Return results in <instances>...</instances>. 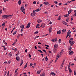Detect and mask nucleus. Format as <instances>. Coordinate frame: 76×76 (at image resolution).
<instances>
[{
    "label": "nucleus",
    "mask_w": 76,
    "mask_h": 76,
    "mask_svg": "<svg viewBox=\"0 0 76 76\" xmlns=\"http://www.w3.org/2000/svg\"><path fill=\"white\" fill-rule=\"evenodd\" d=\"M52 31V28L50 27L49 29V34H50V33H51Z\"/></svg>",
    "instance_id": "obj_6"
},
{
    "label": "nucleus",
    "mask_w": 76,
    "mask_h": 76,
    "mask_svg": "<svg viewBox=\"0 0 76 76\" xmlns=\"http://www.w3.org/2000/svg\"><path fill=\"white\" fill-rule=\"evenodd\" d=\"M61 39H59L58 40V42L59 43H60V42H61Z\"/></svg>",
    "instance_id": "obj_48"
},
{
    "label": "nucleus",
    "mask_w": 76,
    "mask_h": 76,
    "mask_svg": "<svg viewBox=\"0 0 76 76\" xmlns=\"http://www.w3.org/2000/svg\"><path fill=\"white\" fill-rule=\"evenodd\" d=\"M50 75H53V76H55L56 75V74H55V73L53 72H51L50 74Z\"/></svg>",
    "instance_id": "obj_8"
},
{
    "label": "nucleus",
    "mask_w": 76,
    "mask_h": 76,
    "mask_svg": "<svg viewBox=\"0 0 76 76\" xmlns=\"http://www.w3.org/2000/svg\"><path fill=\"white\" fill-rule=\"evenodd\" d=\"M61 16L60 15L59 16V18L58 19V20H61Z\"/></svg>",
    "instance_id": "obj_24"
},
{
    "label": "nucleus",
    "mask_w": 76,
    "mask_h": 76,
    "mask_svg": "<svg viewBox=\"0 0 76 76\" xmlns=\"http://www.w3.org/2000/svg\"><path fill=\"white\" fill-rule=\"evenodd\" d=\"M45 46H46V47H49V45H45Z\"/></svg>",
    "instance_id": "obj_62"
},
{
    "label": "nucleus",
    "mask_w": 76,
    "mask_h": 76,
    "mask_svg": "<svg viewBox=\"0 0 76 76\" xmlns=\"http://www.w3.org/2000/svg\"><path fill=\"white\" fill-rule=\"evenodd\" d=\"M61 4H61V3H59L58 4V5H59V6H60L61 5Z\"/></svg>",
    "instance_id": "obj_56"
},
{
    "label": "nucleus",
    "mask_w": 76,
    "mask_h": 76,
    "mask_svg": "<svg viewBox=\"0 0 76 76\" xmlns=\"http://www.w3.org/2000/svg\"><path fill=\"white\" fill-rule=\"evenodd\" d=\"M69 17H68L66 19V21L67 22H69Z\"/></svg>",
    "instance_id": "obj_28"
},
{
    "label": "nucleus",
    "mask_w": 76,
    "mask_h": 76,
    "mask_svg": "<svg viewBox=\"0 0 76 76\" xmlns=\"http://www.w3.org/2000/svg\"><path fill=\"white\" fill-rule=\"evenodd\" d=\"M69 44H70V45L71 46H73V45L75 44V41H71V42H69Z\"/></svg>",
    "instance_id": "obj_3"
},
{
    "label": "nucleus",
    "mask_w": 76,
    "mask_h": 76,
    "mask_svg": "<svg viewBox=\"0 0 76 76\" xmlns=\"http://www.w3.org/2000/svg\"><path fill=\"white\" fill-rule=\"evenodd\" d=\"M61 57V56H60V55L59 54L57 56L56 59H57V60H58V58H59V57Z\"/></svg>",
    "instance_id": "obj_22"
},
{
    "label": "nucleus",
    "mask_w": 76,
    "mask_h": 76,
    "mask_svg": "<svg viewBox=\"0 0 76 76\" xmlns=\"http://www.w3.org/2000/svg\"><path fill=\"white\" fill-rule=\"evenodd\" d=\"M72 10L71 9L69 10V11H68V14H70V13H72Z\"/></svg>",
    "instance_id": "obj_20"
},
{
    "label": "nucleus",
    "mask_w": 76,
    "mask_h": 76,
    "mask_svg": "<svg viewBox=\"0 0 76 76\" xmlns=\"http://www.w3.org/2000/svg\"><path fill=\"white\" fill-rule=\"evenodd\" d=\"M14 51H15V52H16V51H17V49L16 48H15L14 49Z\"/></svg>",
    "instance_id": "obj_44"
},
{
    "label": "nucleus",
    "mask_w": 76,
    "mask_h": 76,
    "mask_svg": "<svg viewBox=\"0 0 76 76\" xmlns=\"http://www.w3.org/2000/svg\"><path fill=\"white\" fill-rule=\"evenodd\" d=\"M63 65H64V64L62 63L61 65L62 67H63Z\"/></svg>",
    "instance_id": "obj_55"
},
{
    "label": "nucleus",
    "mask_w": 76,
    "mask_h": 76,
    "mask_svg": "<svg viewBox=\"0 0 76 76\" xmlns=\"http://www.w3.org/2000/svg\"><path fill=\"white\" fill-rule=\"evenodd\" d=\"M45 73L43 72L42 74L40 75V76H45Z\"/></svg>",
    "instance_id": "obj_13"
},
{
    "label": "nucleus",
    "mask_w": 76,
    "mask_h": 76,
    "mask_svg": "<svg viewBox=\"0 0 76 76\" xmlns=\"http://www.w3.org/2000/svg\"><path fill=\"white\" fill-rule=\"evenodd\" d=\"M69 53L70 55H72L73 53V51H72V50H70L69 52Z\"/></svg>",
    "instance_id": "obj_7"
},
{
    "label": "nucleus",
    "mask_w": 76,
    "mask_h": 76,
    "mask_svg": "<svg viewBox=\"0 0 76 76\" xmlns=\"http://www.w3.org/2000/svg\"><path fill=\"white\" fill-rule=\"evenodd\" d=\"M70 64H71V63H69L68 67H70Z\"/></svg>",
    "instance_id": "obj_51"
},
{
    "label": "nucleus",
    "mask_w": 76,
    "mask_h": 76,
    "mask_svg": "<svg viewBox=\"0 0 76 76\" xmlns=\"http://www.w3.org/2000/svg\"><path fill=\"white\" fill-rule=\"evenodd\" d=\"M27 51H28V50H27V49H26V50H25V53H26Z\"/></svg>",
    "instance_id": "obj_57"
},
{
    "label": "nucleus",
    "mask_w": 76,
    "mask_h": 76,
    "mask_svg": "<svg viewBox=\"0 0 76 76\" xmlns=\"http://www.w3.org/2000/svg\"><path fill=\"white\" fill-rule=\"evenodd\" d=\"M70 23H71L72 25H74V23H73V22L71 21Z\"/></svg>",
    "instance_id": "obj_63"
},
{
    "label": "nucleus",
    "mask_w": 76,
    "mask_h": 76,
    "mask_svg": "<svg viewBox=\"0 0 76 76\" xmlns=\"http://www.w3.org/2000/svg\"><path fill=\"white\" fill-rule=\"evenodd\" d=\"M44 4H45V5H48V4H49L48 3L47 1L45 2Z\"/></svg>",
    "instance_id": "obj_21"
},
{
    "label": "nucleus",
    "mask_w": 76,
    "mask_h": 76,
    "mask_svg": "<svg viewBox=\"0 0 76 76\" xmlns=\"http://www.w3.org/2000/svg\"><path fill=\"white\" fill-rule=\"evenodd\" d=\"M40 27H42V28H44L45 27V26L43 25H42Z\"/></svg>",
    "instance_id": "obj_37"
},
{
    "label": "nucleus",
    "mask_w": 76,
    "mask_h": 76,
    "mask_svg": "<svg viewBox=\"0 0 76 76\" xmlns=\"http://www.w3.org/2000/svg\"><path fill=\"white\" fill-rule=\"evenodd\" d=\"M3 19H7L8 18V15H4L2 17Z\"/></svg>",
    "instance_id": "obj_4"
},
{
    "label": "nucleus",
    "mask_w": 76,
    "mask_h": 76,
    "mask_svg": "<svg viewBox=\"0 0 76 76\" xmlns=\"http://www.w3.org/2000/svg\"><path fill=\"white\" fill-rule=\"evenodd\" d=\"M62 23H63V24H64L66 25H67V23H66V22L65 21H63Z\"/></svg>",
    "instance_id": "obj_33"
},
{
    "label": "nucleus",
    "mask_w": 76,
    "mask_h": 76,
    "mask_svg": "<svg viewBox=\"0 0 76 76\" xmlns=\"http://www.w3.org/2000/svg\"><path fill=\"white\" fill-rule=\"evenodd\" d=\"M5 25H6V24L5 23H4L2 25V26L3 27L5 26Z\"/></svg>",
    "instance_id": "obj_36"
},
{
    "label": "nucleus",
    "mask_w": 76,
    "mask_h": 76,
    "mask_svg": "<svg viewBox=\"0 0 76 76\" xmlns=\"http://www.w3.org/2000/svg\"><path fill=\"white\" fill-rule=\"evenodd\" d=\"M41 10V9L38 8L37 10H36V12H39Z\"/></svg>",
    "instance_id": "obj_29"
},
{
    "label": "nucleus",
    "mask_w": 76,
    "mask_h": 76,
    "mask_svg": "<svg viewBox=\"0 0 76 76\" xmlns=\"http://www.w3.org/2000/svg\"><path fill=\"white\" fill-rule=\"evenodd\" d=\"M29 57L30 58H31V54H29Z\"/></svg>",
    "instance_id": "obj_64"
},
{
    "label": "nucleus",
    "mask_w": 76,
    "mask_h": 76,
    "mask_svg": "<svg viewBox=\"0 0 76 76\" xmlns=\"http://www.w3.org/2000/svg\"><path fill=\"white\" fill-rule=\"evenodd\" d=\"M33 65V64H32V63H31L30 64V67H31Z\"/></svg>",
    "instance_id": "obj_42"
},
{
    "label": "nucleus",
    "mask_w": 76,
    "mask_h": 76,
    "mask_svg": "<svg viewBox=\"0 0 76 76\" xmlns=\"http://www.w3.org/2000/svg\"><path fill=\"white\" fill-rule=\"evenodd\" d=\"M41 73V70H39V71H37V74H40Z\"/></svg>",
    "instance_id": "obj_34"
},
{
    "label": "nucleus",
    "mask_w": 76,
    "mask_h": 76,
    "mask_svg": "<svg viewBox=\"0 0 76 76\" xmlns=\"http://www.w3.org/2000/svg\"><path fill=\"white\" fill-rule=\"evenodd\" d=\"M19 37H20V34H18L17 36L18 38H19Z\"/></svg>",
    "instance_id": "obj_54"
},
{
    "label": "nucleus",
    "mask_w": 76,
    "mask_h": 76,
    "mask_svg": "<svg viewBox=\"0 0 76 76\" xmlns=\"http://www.w3.org/2000/svg\"><path fill=\"white\" fill-rule=\"evenodd\" d=\"M16 59L17 61H19L20 60V58L19 56H18L16 58Z\"/></svg>",
    "instance_id": "obj_10"
},
{
    "label": "nucleus",
    "mask_w": 76,
    "mask_h": 76,
    "mask_svg": "<svg viewBox=\"0 0 76 76\" xmlns=\"http://www.w3.org/2000/svg\"><path fill=\"white\" fill-rule=\"evenodd\" d=\"M16 32H17V31H15L14 32L13 35H15V34H16Z\"/></svg>",
    "instance_id": "obj_39"
},
{
    "label": "nucleus",
    "mask_w": 76,
    "mask_h": 76,
    "mask_svg": "<svg viewBox=\"0 0 76 76\" xmlns=\"http://www.w3.org/2000/svg\"><path fill=\"white\" fill-rule=\"evenodd\" d=\"M23 60H21V63L20 64V66H21L22 65V64H23Z\"/></svg>",
    "instance_id": "obj_18"
},
{
    "label": "nucleus",
    "mask_w": 76,
    "mask_h": 76,
    "mask_svg": "<svg viewBox=\"0 0 76 76\" xmlns=\"http://www.w3.org/2000/svg\"><path fill=\"white\" fill-rule=\"evenodd\" d=\"M33 4H36V1H34L33 2Z\"/></svg>",
    "instance_id": "obj_60"
},
{
    "label": "nucleus",
    "mask_w": 76,
    "mask_h": 76,
    "mask_svg": "<svg viewBox=\"0 0 76 76\" xmlns=\"http://www.w3.org/2000/svg\"><path fill=\"white\" fill-rule=\"evenodd\" d=\"M13 14H12V15H8V18H11L13 17Z\"/></svg>",
    "instance_id": "obj_16"
},
{
    "label": "nucleus",
    "mask_w": 76,
    "mask_h": 76,
    "mask_svg": "<svg viewBox=\"0 0 76 76\" xmlns=\"http://www.w3.org/2000/svg\"><path fill=\"white\" fill-rule=\"evenodd\" d=\"M2 10H1L0 11V14H1V13H2Z\"/></svg>",
    "instance_id": "obj_50"
},
{
    "label": "nucleus",
    "mask_w": 76,
    "mask_h": 76,
    "mask_svg": "<svg viewBox=\"0 0 76 76\" xmlns=\"http://www.w3.org/2000/svg\"><path fill=\"white\" fill-rule=\"evenodd\" d=\"M38 51H39L40 53H42L43 52L41 50H38Z\"/></svg>",
    "instance_id": "obj_38"
},
{
    "label": "nucleus",
    "mask_w": 76,
    "mask_h": 76,
    "mask_svg": "<svg viewBox=\"0 0 76 76\" xmlns=\"http://www.w3.org/2000/svg\"><path fill=\"white\" fill-rule=\"evenodd\" d=\"M63 52H64V51H63V50H62L61 51L60 54H59L60 55V56H61V55L63 54V53H63Z\"/></svg>",
    "instance_id": "obj_12"
},
{
    "label": "nucleus",
    "mask_w": 76,
    "mask_h": 76,
    "mask_svg": "<svg viewBox=\"0 0 76 76\" xmlns=\"http://www.w3.org/2000/svg\"><path fill=\"white\" fill-rule=\"evenodd\" d=\"M69 14H66V15H64V17H67L69 16Z\"/></svg>",
    "instance_id": "obj_35"
},
{
    "label": "nucleus",
    "mask_w": 76,
    "mask_h": 76,
    "mask_svg": "<svg viewBox=\"0 0 76 76\" xmlns=\"http://www.w3.org/2000/svg\"><path fill=\"white\" fill-rule=\"evenodd\" d=\"M47 58V56H46L45 57V60H46V61L48 60V59Z\"/></svg>",
    "instance_id": "obj_49"
},
{
    "label": "nucleus",
    "mask_w": 76,
    "mask_h": 76,
    "mask_svg": "<svg viewBox=\"0 0 76 76\" xmlns=\"http://www.w3.org/2000/svg\"><path fill=\"white\" fill-rule=\"evenodd\" d=\"M18 69H17L15 70V73H16V72H18Z\"/></svg>",
    "instance_id": "obj_41"
},
{
    "label": "nucleus",
    "mask_w": 76,
    "mask_h": 76,
    "mask_svg": "<svg viewBox=\"0 0 76 76\" xmlns=\"http://www.w3.org/2000/svg\"><path fill=\"white\" fill-rule=\"evenodd\" d=\"M38 33V31H36L34 33V34H37Z\"/></svg>",
    "instance_id": "obj_47"
},
{
    "label": "nucleus",
    "mask_w": 76,
    "mask_h": 76,
    "mask_svg": "<svg viewBox=\"0 0 76 76\" xmlns=\"http://www.w3.org/2000/svg\"><path fill=\"white\" fill-rule=\"evenodd\" d=\"M4 44L5 45H7V43L6 42H5L4 43Z\"/></svg>",
    "instance_id": "obj_46"
},
{
    "label": "nucleus",
    "mask_w": 76,
    "mask_h": 76,
    "mask_svg": "<svg viewBox=\"0 0 76 76\" xmlns=\"http://www.w3.org/2000/svg\"><path fill=\"white\" fill-rule=\"evenodd\" d=\"M30 25H31V23H29L27 24V26L26 27V28H27V29L29 28L30 27V26H31Z\"/></svg>",
    "instance_id": "obj_5"
},
{
    "label": "nucleus",
    "mask_w": 76,
    "mask_h": 76,
    "mask_svg": "<svg viewBox=\"0 0 76 76\" xmlns=\"http://www.w3.org/2000/svg\"><path fill=\"white\" fill-rule=\"evenodd\" d=\"M39 24H38L36 26V28H39Z\"/></svg>",
    "instance_id": "obj_25"
},
{
    "label": "nucleus",
    "mask_w": 76,
    "mask_h": 76,
    "mask_svg": "<svg viewBox=\"0 0 76 76\" xmlns=\"http://www.w3.org/2000/svg\"><path fill=\"white\" fill-rule=\"evenodd\" d=\"M71 50H72V47L71 46L69 47L68 49V50L69 51Z\"/></svg>",
    "instance_id": "obj_31"
},
{
    "label": "nucleus",
    "mask_w": 76,
    "mask_h": 76,
    "mask_svg": "<svg viewBox=\"0 0 76 76\" xmlns=\"http://www.w3.org/2000/svg\"><path fill=\"white\" fill-rule=\"evenodd\" d=\"M37 22L38 23H41L42 22V20L40 19H38L37 20Z\"/></svg>",
    "instance_id": "obj_9"
},
{
    "label": "nucleus",
    "mask_w": 76,
    "mask_h": 76,
    "mask_svg": "<svg viewBox=\"0 0 76 76\" xmlns=\"http://www.w3.org/2000/svg\"><path fill=\"white\" fill-rule=\"evenodd\" d=\"M57 33L59 35L60 34H61V31L60 30H59L58 31H57Z\"/></svg>",
    "instance_id": "obj_14"
},
{
    "label": "nucleus",
    "mask_w": 76,
    "mask_h": 76,
    "mask_svg": "<svg viewBox=\"0 0 76 76\" xmlns=\"http://www.w3.org/2000/svg\"><path fill=\"white\" fill-rule=\"evenodd\" d=\"M66 29H64L62 30V32H66Z\"/></svg>",
    "instance_id": "obj_30"
},
{
    "label": "nucleus",
    "mask_w": 76,
    "mask_h": 76,
    "mask_svg": "<svg viewBox=\"0 0 76 76\" xmlns=\"http://www.w3.org/2000/svg\"><path fill=\"white\" fill-rule=\"evenodd\" d=\"M54 40H55V42H56V41H57V39L55 38L54 39Z\"/></svg>",
    "instance_id": "obj_53"
},
{
    "label": "nucleus",
    "mask_w": 76,
    "mask_h": 76,
    "mask_svg": "<svg viewBox=\"0 0 76 76\" xmlns=\"http://www.w3.org/2000/svg\"><path fill=\"white\" fill-rule=\"evenodd\" d=\"M20 28H21V29H24V25L22 24L21 26H20Z\"/></svg>",
    "instance_id": "obj_17"
},
{
    "label": "nucleus",
    "mask_w": 76,
    "mask_h": 76,
    "mask_svg": "<svg viewBox=\"0 0 76 76\" xmlns=\"http://www.w3.org/2000/svg\"><path fill=\"white\" fill-rule=\"evenodd\" d=\"M9 57H11L12 56V53H9Z\"/></svg>",
    "instance_id": "obj_26"
},
{
    "label": "nucleus",
    "mask_w": 76,
    "mask_h": 76,
    "mask_svg": "<svg viewBox=\"0 0 76 76\" xmlns=\"http://www.w3.org/2000/svg\"><path fill=\"white\" fill-rule=\"evenodd\" d=\"M71 18H71V21H72V20H73V16H72Z\"/></svg>",
    "instance_id": "obj_43"
},
{
    "label": "nucleus",
    "mask_w": 76,
    "mask_h": 76,
    "mask_svg": "<svg viewBox=\"0 0 76 76\" xmlns=\"http://www.w3.org/2000/svg\"><path fill=\"white\" fill-rule=\"evenodd\" d=\"M43 5L42 4H41L40 5V7H42V5Z\"/></svg>",
    "instance_id": "obj_59"
},
{
    "label": "nucleus",
    "mask_w": 76,
    "mask_h": 76,
    "mask_svg": "<svg viewBox=\"0 0 76 76\" xmlns=\"http://www.w3.org/2000/svg\"><path fill=\"white\" fill-rule=\"evenodd\" d=\"M27 66H28V63H27L25 65V66L24 67V69H26V67H27Z\"/></svg>",
    "instance_id": "obj_27"
},
{
    "label": "nucleus",
    "mask_w": 76,
    "mask_h": 76,
    "mask_svg": "<svg viewBox=\"0 0 76 76\" xmlns=\"http://www.w3.org/2000/svg\"><path fill=\"white\" fill-rule=\"evenodd\" d=\"M54 3L55 4H57L58 3V2H57V1H54Z\"/></svg>",
    "instance_id": "obj_45"
},
{
    "label": "nucleus",
    "mask_w": 76,
    "mask_h": 76,
    "mask_svg": "<svg viewBox=\"0 0 76 76\" xmlns=\"http://www.w3.org/2000/svg\"><path fill=\"white\" fill-rule=\"evenodd\" d=\"M73 38H70L69 39V42H71V41L73 40Z\"/></svg>",
    "instance_id": "obj_19"
},
{
    "label": "nucleus",
    "mask_w": 76,
    "mask_h": 76,
    "mask_svg": "<svg viewBox=\"0 0 76 76\" xmlns=\"http://www.w3.org/2000/svg\"><path fill=\"white\" fill-rule=\"evenodd\" d=\"M68 69L69 72H70V73H72V69H70V68L69 67H68Z\"/></svg>",
    "instance_id": "obj_15"
},
{
    "label": "nucleus",
    "mask_w": 76,
    "mask_h": 76,
    "mask_svg": "<svg viewBox=\"0 0 76 76\" xmlns=\"http://www.w3.org/2000/svg\"><path fill=\"white\" fill-rule=\"evenodd\" d=\"M74 75L76 76V72H75V71L74 72Z\"/></svg>",
    "instance_id": "obj_52"
},
{
    "label": "nucleus",
    "mask_w": 76,
    "mask_h": 76,
    "mask_svg": "<svg viewBox=\"0 0 76 76\" xmlns=\"http://www.w3.org/2000/svg\"><path fill=\"white\" fill-rule=\"evenodd\" d=\"M52 41H53V42H55L54 39H52Z\"/></svg>",
    "instance_id": "obj_58"
},
{
    "label": "nucleus",
    "mask_w": 76,
    "mask_h": 76,
    "mask_svg": "<svg viewBox=\"0 0 76 76\" xmlns=\"http://www.w3.org/2000/svg\"><path fill=\"white\" fill-rule=\"evenodd\" d=\"M21 3H22V2H21V1L20 0H19L18 1V4L19 5H20V4H21Z\"/></svg>",
    "instance_id": "obj_23"
},
{
    "label": "nucleus",
    "mask_w": 76,
    "mask_h": 76,
    "mask_svg": "<svg viewBox=\"0 0 76 76\" xmlns=\"http://www.w3.org/2000/svg\"><path fill=\"white\" fill-rule=\"evenodd\" d=\"M9 76V71H8L7 74V76Z\"/></svg>",
    "instance_id": "obj_40"
},
{
    "label": "nucleus",
    "mask_w": 76,
    "mask_h": 76,
    "mask_svg": "<svg viewBox=\"0 0 76 76\" xmlns=\"http://www.w3.org/2000/svg\"><path fill=\"white\" fill-rule=\"evenodd\" d=\"M36 13L35 12H32L31 13L32 16L34 17Z\"/></svg>",
    "instance_id": "obj_11"
},
{
    "label": "nucleus",
    "mask_w": 76,
    "mask_h": 76,
    "mask_svg": "<svg viewBox=\"0 0 76 76\" xmlns=\"http://www.w3.org/2000/svg\"><path fill=\"white\" fill-rule=\"evenodd\" d=\"M25 7H27L28 6V4H26L25 5Z\"/></svg>",
    "instance_id": "obj_61"
},
{
    "label": "nucleus",
    "mask_w": 76,
    "mask_h": 76,
    "mask_svg": "<svg viewBox=\"0 0 76 76\" xmlns=\"http://www.w3.org/2000/svg\"><path fill=\"white\" fill-rule=\"evenodd\" d=\"M71 32L69 30L68 31L67 34H68L69 35H70V34H71Z\"/></svg>",
    "instance_id": "obj_32"
},
{
    "label": "nucleus",
    "mask_w": 76,
    "mask_h": 76,
    "mask_svg": "<svg viewBox=\"0 0 76 76\" xmlns=\"http://www.w3.org/2000/svg\"><path fill=\"white\" fill-rule=\"evenodd\" d=\"M57 47H58V45H55L54 46V50L56 51L57 50Z\"/></svg>",
    "instance_id": "obj_2"
},
{
    "label": "nucleus",
    "mask_w": 76,
    "mask_h": 76,
    "mask_svg": "<svg viewBox=\"0 0 76 76\" xmlns=\"http://www.w3.org/2000/svg\"><path fill=\"white\" fill-rule=\"evenodd\" d=\"M20 10L22 12H23L24 14L25 13V9L24 8V7H21L20 8Z\"/></svg>",
    "instance_id": "obj_1"
}]
</instances>
